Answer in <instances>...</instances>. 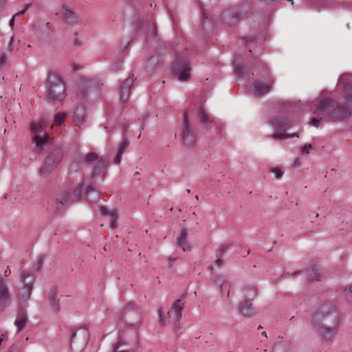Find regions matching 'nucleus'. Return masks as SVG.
I'll list each match as a JSON object with an SVG mask.
<instances>
[{
    "label": "nucleus",
    "instance_id": "f257e3e1",
    "mask_svg": "<svg viewBox=\"0 0 352 352\" xmlns=\"http://www.w3.org/2000/svg\"><path fill=\"white\" fill-rule=\"evenodd\" d=\"M338 82L342 86L345 103L336 102L332 96L328 95L327 91H323L321 94L322 98L316 104L317 111L333 121L347 118L352 111V74L342 75Z\"/></svg>",
    "mask_w": 352,
    "mask_h": 352
},
{
    "label": "nucleus",
    "instance_id": "f03ea898",
    "mask_svg": "<svg viewBox=\"0 0 352 352\" xmlns=\"http://www.w3.org/2000/svg\"><path fill=\"white\" fill-rule=\"evenodd\" d=\"M342 318L334 306L324 304L312 314L310 322L319 336L324 341L333 338Z\"/></svg>",
    "mask_w": 352,
    "mask_h": 352
},
{
    "label": "nucleus",
    "instance_id": "7ed1b4c3",
    "mask_svg": "<svg viewBox=\"0 0 352 352\" xmlns=\"http://www.w3.org/2000/svg\"><path fill=\"white\" fill-rule=\"evenodd\" d=\"M254 67L258 72L259 78L252 84L250 93L253 96L261 97L272 89L275 79L265 63L256 60L254 63Z\"/></svg>",
    "mask_w": 352,
    "mask_h": 352
},
{
    "label": "nucleus",
    "instance_id": "20e7f679",
    "mask_svg": "<svg viewBox=\"0 0 352 352\" xmlns=\"http://www.w3.org/2000/svg\"><path fill=\"white\" fill-rule=\"evenodd\" d=\"M82 192V184L76 185L72 182H67L63 189L60 190L56 202V208L58 212L62 211L65 206L78 199Z\"/></svg>",
    "mask_w": 352,
    "mask_h": 352
},
{
    "label": "nucleus",
    "instance_id": "39448f33",
    "mask_svg": "<svg viewBox=\"0 0 352 352\" xmlns=\"http://www.w3.org/2000/svg\"><path fill=\"white\" fill-rule=\"evenodd\" d=\"M48 101L61 100L66 95L65 83L58 74L50 72L47 80Z\"/></svg>",
    "mask_w": 352,
    "mask_h": 352
},
{
    "label": "nucleus",
    "instance_id": "423d86ee",
    "mask_svg": "<svg viewBox=\"0 0 352 352\" xmlns=\"http://www.w3.org/2000/svg\"><path fill=\"white\" fill-rule=\"evenodd\" d=\"M30 131L34 135L33 141L38 153H42L45 146L50 144V137L45 131V121L41 118L39 122H32L30 124Z\"/></svg>",
    "mask_w": 352,
    "mask_h": 352
},
{
    "label": "nucleus",
    "instance_id": "0eeeda50",
    "mask_svg": "<svg viewBox=\"0 0 352 352\" xmlns=\"http://www.w3.org/2000/svg\"><path fill=\"white\" fill-rule=\"evenodd\" d=\"M174 76L180 81H186L190 77L191 66L185 54L175 53V60L172 65Z\"/></svg>",
    "mask_w": 352,
    "mask_h": 352
},
{
    "label": "nucleus",
    "instance_id": "6e6552de",
    "mask_svg": "<svg viewBox=\"0 0 352 352\" xmlns=\"http://www.w3.org/2000/svg\"><path fill=\"white\" fill-rule=\"evenodd\" d=\"M270 124L273 127V129L277 131V133H275L272 135V138L274 139L287 140L289 138L298 137V134L296 133L292 134L278 133L286 131L291 126L292 124V120H289L284 116H274L270 120Z\"/></svg>",
    "mask_w": 352,
    "mask_h": 352
},
{
    "label": "nucleus",
    "instance_id": "1a4fd4ad",
    "mask_svg": "<svg viewBox=\"0 0 352 352\" xmlns=\"http://www.w3.org/2000/svg\"><path fill=\"white\" fill-rule=\"evenodd\" d=\"M184 304L185 303L182 300H177L168 311L166 320L162 315L161 311H160L158 314L160 316V324L163 326L170 324L177 333V329L179 328L178 322L181 319L182 310L184 307Z\"/></svg>",
    "mask_w": 352,
    "mask_h": 352
},
{
    "label": "nucleus",
    "instance_id": "9d476101",
    "mask_svg": "<svg viewBox=\"0 0 352 352\" xmlns=\"http://www.w3.org/2000/svg\"><path fill=\"white\" fill-rule=\"evenodd\" d=\"M21 281L24 285L19 291L21 302L19 307L22 308V304L25 307V303L30 299V295L34 288V275L29 270L23 271L21 276Z\"/></svg>",
    "mask_w": 352,
    "mask_h": 352
},
{
    "label": "nucleus",
    "instance_id": "9b49d317",
    "mask_svg": "<svg viewBox=\"0 0 352 352\" xmlns=\"http://www.w3.org/2000/svg\"><path fill=\"white\" fill-rule=\"evenodd\" d=\"M89 338V331L85 328L72 329L70 331V346L73 350L76 345V351H81L86 346Z\"/></svg>",
    "mask_w": 352,
    "mask_h": 352
},
{
    "label": "nucleus",
    "instance_id": "f8f14e48",
    "mask_svg": "<svg viewBox=\"0 0 352 352\" xmlns=\"http://www.w3.org/2000/svg\"><path fill=\"white\" fill-rule=\"evenodd\" d=\"M85 163L93 167L92 177H94L98 175H102L107 164V158L104 157L99 158L95 153H89L85 158Z\"/></svg>",
    "mask_w": 352,
    "mask_h": 352
},
{
    "label": "nucleus",
    "instance_id": "ddd939ff",
    "mask_svg": "<svg viewBox=\"0 0 352 352\" xmlns=\"http://www.w3.org/2000/svg\"><path fill=\"white\" fill-rule=\"evenodd\" d=\"M134 25L136 31L143 33L146 42L149 41L157 42L158 41L157 27L151 19H146L143 23L137 21Z\"/></svg>",
    "mask_w": 352,
    "mask_h": 352
},
{
    "label": "nucleus",
    "instance_id": "4468645a",
    "mask_svg": "<svg viewBox=\"0 0 352 352\" xmlns=\"http://www.w3.org/2000/svg\"><path fill=\"white\" fill-rule=\"evenodd\" d=\"M181 137L184 144L187 146L193 145L197 141V135L186 115L184 116V122L181 128Z\"/></svg>",
    "mask_w": 352,
    "mask_h": 352
},
{
    "label": "nucleus",
    "instance_id": "2eb2a0df",
    "mask_svg": "<svg viewBox=\"0 0 352 352\" xmlns=\"http://www.w3.org/2000/svg\"><path fill=\"white\" fill-rule=\"evenodd\" d=\"M60 160L61 155L59 151L50 153L40 168V175L44 177L48 175L56 167Z\"/></svg>",
    "mask_w": 352,
    "mask_h": 352
},
{
    "label": "nucleus",
    "instance_id": "dca6fc26",
    "mask_svg": "<svg viewBox=\"0 0 352 352\" xmlns=\"http://www.w3.org/2000/svg\"><path fill=\"white\" fill-rule=\"evenodd\" d=\"M102 84L97 79L87 78L85 76L79 79V90L83 98H86L91 91L99 89Z\"/></svg>",
    "mask_w": 352,
    "mask_h": 352
},
{
    "label": "nucleus",
    "instance_id": "f3484780",
    "mask_svg": "<svg viewBox=\"0 0 352 352\" xmlns=\"http://www.w3.org/2000/svg\"><path fill=\"white\" fill-rule=\"evenodd\" d=\"M235 57L233 65L236 76L239 78H247L250 79L252 76L254 75V73H250L248 69L243 65L239 54H236Z\"/></svg>",
    "mask_w": 352,
    "mask_h": 352
},
{
    "label": "nucleus",
    "instance_id": "a211bd4d",
    "mask_svg": "<svg viewBox=\"0 0 352 352\" xmlns=\"http://www.w3.org/2000/svg\"><path fill=\"white\" fill-rule=\"evenodd\" d=\"M214 283L221 294H223L224 289H228L226 296V297H229L232 281L228 277L219 276L214 280Z\"/></svg>",
    "mask_w": 352,
    "mask_h": 352
},
{
    "label": "nucleus",
    "instance_id": "6ab92c4d",
    "mask_svg": "<svg viewBox=\"0 0 352 352\" xmlns=\"http://www.w3.org/2000/svg\"><path fill=\"white\" fill-rule=\"evenodd\" d=\"M133 80L129 77L126 78L120 85V100L124 104L131 93V89L133 86Z\"/></svg>",
    "mask_w": 352,
    "mask_h": 352
},
{
    "label": "nucleus",
    "instance_id": "aec40b11",
    "mask_svg": "<svg viewBox=\"0 0 352 352\" xmlns=\"http://www.w3.org/2000/svg\"><path fill=\"white\" fill-rule=\"evenodd\" d=\"M239 19L237 13L233 10L224 11L221 15V20L228 25H232Z\"/></svg>",
    "mask_w": 352,
    "mask_h": 352
},
{
    "label": "nucleus",
    "instance_id": "412c9836",
    "mask_svg": "<svg viewBox=\"0 0 352 352\" xmlns=\"http://www.w3.org/2000/svg\"><path fill=\"white\" fill-rule=\"evenodd\" d=\"M188 233L186 229L183 228L180 230V235L177 239V245L185 252H188L191 250L190 245L186 241Z\"/></svg>",
    "mask_w": 352,
    "mask_h": 352
},
{
    "label": "nucleus",
    "instance_id": "4be33fe9",
    "mask_svg": "<svg viewBox=\"0 0 352 352\" xmlns=\"http://www.w3.org/2000/svg\"><path fill=\"white\" fill-rule=\"evenodd\" d=\"M239 312L245 317H250L254 314V309L249 300L241 302L239 307Z\"/></svg>",
    "mask_w": 352,
    "mask_h": 352
},
{
    "label": "nucleus",
    "instance_id": "5701e85b",
    "mask_svg": "<svg viewBox=\"0 0 352 352\" xmlns=\"http://www.w3.org/2000/svg\"><path fill=\"white\" fill-rule=\"evenodd\" d=\"M197 116L201 123L202 124H212L215 123L214 120L208 114L205 107L204 106H201L197 112Z\"/></svg>",
    "mask_w": 352,
    "mask_h": 352
},
{
    "label": "nucleus",
    "instance_id": "b1692460",
    "mask_svg": "<svg viewBox=\"0 0 352 352\" xmlns=\"http://www.w3.org/2000/svg\"><path fill=\"white\" fill-rule=\"evenodd\" d=\"M162 61L159 56H153L147 61L146 68L148 71L153 72L162 67Z\"/></svg>",
    "mask_w": 352,
    "mask_h": 352
},
{
    "label": "nucleus",
    "instance_id": "393cba45",
    "mask_svg": "<svg viewBox=\"0 0 352 352\" xmlns=\"http://www.w3.org/2000/svg\"><path fill=\"white\" fill-rule=\"evenodd\" d=\"M100 212L104 216H108L109 217V221L111 223V228H115L117 227V217H116V210H109L107 207L105 206H101L100 207Z\"/></svg>",
    "mask_w": 352,
    "mask_h": 352
},
{
    "label": "nucleus",
    "instance_id": "a878e982",
    "mask_svg": "<svg viewBox=\"0 0 352 352\" xmlns=\"http://www.w3.org/2000/svg\"><path fill=\"white\" fill-rule=\"evenodd\" d=\"M87 196L89 201L94 204L100 199L98 192L96 189L95 184H91L87 190Z\"/></svg>",
    "mask_w": 352,
    "mask_h": 352
},
{
    "label": "nucleus",
    "instance_id": "bb28decb",
    "mask_svg": "<svg viewBox=\"0 0 352 352\" xmlns=\"http://www.w3.org/2000/svg\"><path fill=\"white\" fill-rule=\"evenodd\" d=\"M313 9L320 11L322 8H329V2L328 0H308Z\"/></svg>",
    "mask_w": 352,
    "mask_h": 352
},
{
    "label": "nucleus",
    "instance_id": "cd10ccee",
    "mask_svg": "<svg viewBox=\"0 0 352 352\" xmlns=\"http://www.w3.org/2000/svg\"><path fill=\"white\" fill-rule=\"evenodd\" d=\"M33 32L34 35L39 36L42 33L45 34H50V29L49 26L45 23H38L34 25Z\"/></svg>",
    "mask_w": 352,
    "mask_h": 352
},
{
    "label": "nucleus",
    "instance_id": "c85d7f7f",
    "mask_svg": "<svg viewBox=\"0 0 352 352\" xmlns=\"http://www.w3.org/2000/svg\"><path fill=\"white\" fill-rule=\"evenodd\" d=\"M8 296V287L6 280L0 275V302H3L7 300Z\"/></svg>",
    "mask_w": 352,
    "mask_h": 352
},
{
    "label": "nucleus",
    "instance_id": "c756f323",
    "mask_svg": "<svg viewBox=\"0 0 352 352\" xmlns=\"http://www.w3.org/2000/svg\"><path fill=\"white\" fill-rule=\"evenodd\" d=\"M290 348V342L280 341L275 345L274 352H289Z\"/></svg>",
    "mask_w": 352,
    "mask_h": 352
},
{
    "label": "nucleus",
    "instance_id": "7c9ffc66",
    "mask_svg": "<svg viewBox=\"0 0 352 352\" xmlns=\"http://www.w3.org/2000/svg\"><path fill=\"white\" fill-rule=\"evenodd\" d=\"M320 276V270L312 267L307 270V278L308 280H317Z\"/></svg>",
    "mask_w": 352,
    "mask_h": 352
},
{
    "label": "nucleus",
    "instance_id": "2f4dec72",
    "mask_svg": "<svg viewBox=\"0 0 352 352\" xmlns=\"http://www.w3.org/2000/svg\"><path fill=\"white\" fill-rule=\"evenodd\" d=\"M27 323V317L24 313H20L18 318L15 321V325L17 329V331H20Z\"/></svg>",
    "mask_w": 352,
    "mask_h": 352
},
{
    "label": "nucleus",
    "instance_id": "473e14b6",
    "mask_svg": "<svg viewBox=\"0 0 352 352\" xmlns=\"http://www.w3.org/2000/svg\"><path fill=\"white\" fill-rule=\"evenodd\" d=\"M50 300L51 302L52 308L54 311H58L59 310L58 307V300H57L56 296V293L54 291H52L50 294Z\"/></svg>",
    "mask_w": 352,
    "mask_h": 352
},
{
    "label": "nucleus",
    "instance_id": "72a5a7b5",
    "mask_svg": "<svg viewBox=\"0 0 352 352\" xmlns=\"http://www.w3.org/2000/svg\"><path fill=\"white\" fill-rule=\"evenodd\" d=\"M84 113L83 108H77L76 110L74 113V120L78 124H80L82 122V116Z\"/></svg>",
    "mask_w": 352,
    "mask_h": 352
},
{
    "label": "nucleus",
    "instance_id": "f704fd0d",
    "mask_svg": "<svg viewBox=\"0 0 352 352\" xmlns=\"http://www.w3.org/2000/svg\"><path fill=\"white\" fill-rule=\"evenodd\" d=\"M65 115L62 113H58L55 116L54 118V122L56 125H63L64 123V119H65Z\"/></svg>",
    "mask_w": 352,
    "mask_h": 352
},
{
    "label": "nucleus",
    "instance_id": "c9c22d12",
    "mask_svg": "<svg viewBox=\"0 0 352 352\" xmlns=\"http://www.w3.org/2000/svg\"><path fill=\"white\" fill-rule=\"evenodd\" d=\"M64 16L67 20L74 21L76 19V14L74 12L69 10L67 9H65Z\"/></svg>",
    "mask_w": 352,
    "mask_h": 352
},
{
    "label": "nucleus",
    "instance_id": "e433bc0d",
    "mask_svg": "<svg viewBox=\"0 0 352 352\" xmlns=\"http://www.w3.org/2000/svg\"><path fill=\"white\" fill-rule=\"evenodd\" d=\"M271 172L274 174L276 178H280L283 175V171L280 167H273Z\"/></svg>",
    "mask_w": 352,
    "mask_h": 352
},
{
    "label": "nucleus",
    "instance_id": "4c0bfd02",
    "mask_svg": "<svg viewBox=\"0 0 352 352\" xmlns=\"http://www.w3.org/2000/svg\"><path fill=\"white\" fill-rule=\"evenodd\" d=\"M44 258L45 256L43 254L38 256V257L37 258L34 265V267L37 271L41 269Z\"/></svg>",
    "mask_w": 352,
    "mask_h": 352
},
{
    "label": "nucleus",
    "instance_id": "58836bf2",
    "mask_svg": "<svg viewBox=\"0 0 352 352\" xmlns=\"http://www.w3.org/2000/svg\"><path fill=\"white\" fill-rule=\"evenodd\" d=\"M122 65V61L118 60L110 66V70L111 72H116L121 68Z\"/></svg>",
    "mask_w": 352,
    "mask_h": 352
},
{
    "label": "nucleus",
    "instance_id": "ea45409f",
    "mask_svg": "<svg viewBox=\"0 0 352 352\" xmlns=\"http://www.w3.org/2000/svg\"><path fill=\"white\" fill-rule=\"evenodd\" d=\"M128 144H129L128 140L126 138L124 139L122 141V142L120 144V146H119L118 151L120 152V153H123L124 150L128 146Z\"/></svg>",
    "mask_w": 352,
    "mask_h": 352
},
{
    "label": "nucleus",
    "instance_id": "a19ab883",
    "mask_svg": "<svg viewBox=\"0 0 352 352\" xmlns=\"http://www.w3.org/2000/svg\"><path fill=\"white\" fill-rule=\"evenodd\" d=\"M344 294L346 297V299L348 300V301H351L352 300V285L349 287V288H346L344 290Z\"/></svg>",
    "mask_w": 352,
    "mask_h": 352
},
{
    "label": "nucleus",
    "instance_id": "79ce46f5",
    "mask_svg": "<svg viewBox=\"0 0 352 352\" xmlns=\"http://www.w3.org/2000/svg\"><path fill=\"white\" fill-rule=\"evenodd\" d=\"M311 148H312L311 144H306L301 147V153L302 154H308V153H309Z\"/></svg>",
    "mask_w": 352,
    "mask_h": 352
},
{
    "label": "nucleus",
    "instance_id": "37998d69",
    "mask_svg": "<svg viewBox=\"0 0 352 352\" xmlns=\"http://www.w3.org/2000/svg\"><path fill=\"white\" fill-rule=\"evenodd\" d=\"M321 119H322V118H318L316 117H313L309 122V124L313 126H315V127H318L320 125Z\"/></svg>",
    "mask_w": 352,
    "mask_h": 352
},
{
    "label": "nucleus",
    "instance_id": "c03bdc74",
    "mask_svg": "<svg viewBox=\"0 0 352 352\" xmlns=\"http://www.w3.org/2000/svg\"><path fill=\"white\" fill-rule=\"evenodd\" d=\"M7 63V57L5 54H2L0 56V68L4 67Z\"/></svg>",
    "mask_w": 352,
    "mask_h": 352
},
{
    "label": "nucleus",
    "instance_id": "a18cd8bd",
    "mask_svg": "<svg viewBox=\"0 0 352 352\" xmlns=\"http://www.w3.org/2000/svg\"><path fill=\"white\" fill-rule=\"evenodd\" d=\"M217 259L215 260V264L217 266H221L223 265V257L221 254H217Z\"/></svg>",
    "mask_w": 352,
    "mask_h": 352
},
{
    "label": "nucleus",
    "instance_id": "49530a36",
    "mask_svg": "<svg viewBox=\"0 0 352 352\" xmlns=\"http://www.w3.org/2000/svg\"><path fill=\"white\" fill-rule=\"evenodd\" d=\"M122 155H123V153L117 151V155L114 157L113 162L116 164H118L121 161Z\"/></svg>",
    "mask_w": 352,
    "mask_h": 352
},
{
    "label": "nucleus",
    "instance_id": "de8ad7c7",
    "mask_svg": "<svg viewBox=\"0 0 352 352\" xmlns=\"http://www.w3.org/2000/svg\"><path fill=\"white\" fill-rule=\"evenodd\" d=\"M228 248L227 245H222L218 250V252L217 254H221L222 256H223V254Z\"/></svg>",
    "mask_w": 352,
    "mask_h": 352
},
{
    "label": "nucleus",
    "instance_id": "09e8293b",
    "mask_svg": "<svg viewBox=\"0 0 352 352\" xmlns=\"http://www.w3.org/2000/svg\"><path fill=\"white\" fill-rule=\"evenodd\" d=\"M30 6H31V4H30V3H28V4H26V5L25 6V8H24V9H23V10H22L21 11H20V12H19L16 13L14 15H16V16H20V15H21V14H25V13L27 12V10H28V8H29Z\"/></svg>",
    "mask_w": 352,
    "mask_h": 352
},
{
    "label": "nucleus",
    "instance_id": "8fccbe9b",
    "mask_svg": "<svg viewBox=\"0 0 352 352\" xmlns=\"http://www.w3.org/2000/svg\"><path fill=\"white\" fill-rule=\"evenodd\" d=\"M202 16H203V26H205L206 21L208 20V14L206 12V11L205 10H203Z\"/></svg>",
    "mask_w": 352,
    "mask_h": 352
},
{
    "label": "nucleus",
    "instance_id": "3c124183",
    "mask_svg": "<svg viewBox=\"0 0 352 352\" xmlns=\"http://www.w3.org/2000/svg\"><path fill=\"white\" fill-rule=\"evenodd\" d=\"M294 102H290V101H285L283 102V105L284 107L286 108V109H291L292 108V107L294 105Z\"/></svg>",
    "mask_w": 352,
    "mask_h": 352
},
{
    "label": "nucleus",
    "instance_id": "603ef678",
    "mask_svg": "<svg viewBox=\"0 0 352 352\" xmlns=\"http://www.w3.org/2000/svg\"><path fill=\"white\" fill-rule=\"evenodd\" d=\"M136 307V305L133 302H130L124 308V311L133 310Z\"/></svg>",
    "mask_w": 352,
    "mask_h": 352
},
{
    "label": "nucleus",
    "instance_id": "864d4df0",
    "mask_svg": "<svg viewBox=\"0 0 352 352\" xmlns=\"http://www.w3.org/2000/svg\"><path fill=\"white\" fill-rule=\"evenodd\" d=\"M8 352H19V349L16 345L12 344L8 349Z\"/></svg>",
    "mask_w": 352,
    "mask_h": 352
},
{
    "label": "nucleus",
    "instance_id": "5fc2aeb1",
    "mask_svg": "<svg viewBox=\"0 0 352 352\" xmlns=\"http://www.w3.org/2000/svg\"><path fill=\"white\" fill-rule=\"evenodd\" d=\"M255 38L253 37H245L243 38V42L246 43H251L254 41Z\"/></svg>",
    "mask_w": 352,
    "mask_h": 352
},
{
    "label": "nucleus",
    "instance_id": "6e6d98bb",
    "mask_svg": "<svg viewBox=\"0 0 352 352\" xmlns=\"http://www.w3.org/2000/svg\"><path fill=\"white\" fill-rule=\"evenodd\" d=\"M6 1L7 0H0V13L3 11V7L6 3Z\"/></svg>",
    "mask_w": 352,
    "mask_h": 352
},
{
    "label": "nucleus",
    "instance_id": "4d7b16f0",
    "mask_svg": "<svg viewBox=\"0 0 352 352\" xmlns=\"http://www.w3.org/2000/svg\"><path fill=\"white\" fill-rule=\"evenodd\" d=\"M13 42H14V36H12L10 38V45H9V50L10 51H12L14 50V47H13Z\"/></svg>",
    "mask_w": 352,
    "mask_h": 352
},
{
    "label": "nucleus",
    "instance_id": "13d9d810",
    "mask_svg": "<svg viewBox=\"0 0 352 352\" xmlns=\"http://www.w3.org/2000/svg\"><path fill=\"white\" fill-rule=\"evenodd\" d=\"M16 15H14L10 20L9 25L11 28H12L14 25V20H15Z\"/></svg>",
    "mask_w": 352,
    "mask_h": 352
},
{
    "label": "nucleus",
    "instance_id": "bf43d9fd",
    "mask_svg": "<svg viewBox=\"0 0 352 352\" xmlns=\"http://www.w3.org/2000/svg\"><path fill=\"white\" fill-rule=\"evenodd\" d=\"M74 45H82V42H80L78 38H76L74 40Z\"/></svg>",
    "mask_w": 352,
    "mask_h": 352
},
{
    "label": "nucleus",
    "instance_id": "052dcab7",
    "mask_svg": "<svg viewBox=\"0 0 352 352\" xmlns=\"http://www.w3.org/2000/svg\"><path fill=\"white\" fill-rule=\"evenodd\" d=\"M175 260H176V258H173V257H169L168 258V261H169L170 263H172Z\"/></svg>",
    "mask_w": 352,
    "mask_h": 352
},
{
    "label": "nucleus",
    "instance_id": "680f3d73",
    "mask_svg": "<svg viewBox=\"0 0 352 352\" xmlns=\"http://www.w3.org/2000/svg\"><path fill=\"white\" fill-rule=\"evenodd\" d=\"M299 160H300L299 158H296L295 160V162H294L295 165H298L299 164Z\"/></svg>",
    "mask_w": 352,
    "mask_h": 352
},
{
    "label": "nucleus",
    "instance_id": "e2e57ef3",
    "mask_svg": "<svg viewBox=\"0 0 352 352\" xmlns=\"http://www.w3.org/2000/svg\"><path fill=\"white\" fill-rule=\"evenodd\" d=\"M8 197H11V194L9 195V194H7L5 195V199H8Z\"/></svg>",
    "mask_w": 352,
    "mask_h": 352
},
{
    "label": "nucleus",
    "instance_id": "0e129e2a",
    "mask_svg": "<svg viewBox=\"0 0 352 352\" xmlns=\"http://www.w3.org/2000/svg\"><path fill=\"white\" fill-rule=\"evenodd\" d=\"M3 341V338H0V345L2 344Z\"/></svg>",
    "mask_w": 352,
    "mask_h": 352
},
{
    "label": "nucleus",
    "instance_id": "69168bd1",
    "mask_svg": "<svg viewBox=\"0 0 352 352\" xmlns=\"http://www.w3.org/2000/svg\"><path fill=\"white\" fill-rule=\"evenodd\" d=\"M262 335H263V336H265V337H267V333H266V332H265V331H263V332L262 333Z\"/></svg>",
    "mask_w": 352,
    "mask_h": 352
},
{
    "label": "nucleus",
    "instance_id": "338daca9",
    "mask_svg": "<svg viewBox=\"0 0 352 352\" xmlns=\"http://www.w3.org/2000/svg\"><path fill=\"white\" fill-rule=\"evenodd\" d=\"M134 175H139V172H135V173H134Z\"/></svg>",
    "mask_w": 352,
    "mask_h": 352
}]
</instances>
